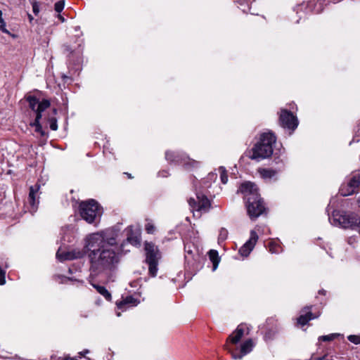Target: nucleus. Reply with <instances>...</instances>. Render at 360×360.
Wrapping results in <instances>:
<instances>
[{
	"mask_svg": "<svg viewBox=\"0 0 360 360\" xmlns=\"http://www.w3.org/2000/svg\"><path fill=\"white\" fill-rule=\"evenodd\" d=\"M258 236L255 231H251L250 239L239 249V253L243 257H248L253 250L257 241Z\"/></svg>",
	"mask_w": 360,
	"mask_h": 360,
	"instance_id": "9d476101",
	"label": "nucleus"
},
{
	"mask_svg": "<svg viewBox=\"0 0 360 360\" xmlns=\"http://www.w3.org/2000/svg\"><path fill=\"white\" fill-rule=\"evenodd\" d=\"M274 320L271 318V319H268L266 320V324L267 325H272L271 328H267L266 329V331L265 332V334H264V339L265 340H272L275 335L276 334L278 330H277V327L276 326H274Z\"/></svg>",
	"mask_w": 360,
	"mask_h": 360,
	"instance_id": "a211bd4d",
	"label": "nucleus"
},
{
	"mask_svg": "<svg viewBox=\"0 0 360 360\" xmlns=\"http://www.w3.org/2000/svg\"><path fill=\"white\" fill-rule=\"evenodd\" d=\"M181 165L185 169L191 171L198 168L200 166V162L191 159L188 156L184 155V157L181 158Z\"/></svg>",
	"mask_w": 360,
	"mask_h": 360,
	"instance_id": "dca6fc26",
	"label": "nucleus"
},
{
	"mask_svg": "<svg viewBox=\"0 0 360 360\" xmlns=\"http://www.w3.org/2000/svg\"><path fill=\"white\" fill-rule=\"evenodd\" d=\"M359 201L360 202V200Z\"/></svg>",
	"mask_w": 360,
	"mask_h": 360,
	"instance_id": "3c124183",
	"label": "nucleus"
},
{
	"mask_svg": "<svg viewBox=\"0 0 360 360\" xmlns=\"http://www.w3.org/2000/svg\"><path fill=\"white\" fill-rule=\"evenodd\" d=\"M219 171L220 172V178L221 182L225 184L228 181V175L226 169L224 167H220L219 168Z\"/></svg>",
	"mask_w": 360,
	"mask_h": 360,
	"instance_id": "cd10ccee",
	"label": "nucleus"
},
{
	"mask_svg": "<svg viewBox=\"0 0 360 360\" xmlns=\"http://www.w3.org/2000/svg\"><path fill=\"white\" fill-rule=\"evenodd\" d=\"M333 219L335 225H339L344 229H354L360 225V217L354 213L334 211Z\"/></svg>",
	"mask_w": 360,
	"mask_h": 360,
	"instance_id": "20e7f679",
	"label": "nucleus"
},
{
	"mask_svg": "<svg viewBox=\"0 0 360 360\" xmlns=\"http://www.w3.org/2000/svg\"><path fill=\"white\" fill-rule=\"evenodd\" d=\"M53 115H56L57 114V110L56 108L53 109Z\"/></svg>",
	"mask_w": 360,
	"mask_h": 360,
	"instance_id": "de8ad7c7",
	"label": "nucleus"
},
{
	"mask_svg": "<svg viewBox=\"0 0 360 360\" xmlns=\"http://www.w3.org/2000/svg\"><path fill=\"white\" fill-rule=\"evenodd\" d=\"M127 231V241L134 246H140L141 236L139 233H134L133 226H129L126 229Z\"/></svg>",
	"mask_w": 360,
	"mask_h": 360,
	"instance_id": "ddd939ff",
	"label": "nucleus"
},
{
	"mask_svg": "<svg viewBox=\"0 0 360 360\" xmlns=\"http://www.w3.org/2000/svg\"><path fill=\"white\" fill-rule=\"evenodd\" d=\"M360 191V175L353 176L347 184H344L340 188V193L342 196H348L358 193Z\"/></svg>",
	"mask_w": 360,
	"mask_h": 360,
	"instance_id": "6e6552de",
	"label": "nucleus"
},
{
	"mask_svg": "<svg viewBox=\"0 0 360 360\" xmlns=\"http://www.w3.org/2000/svg\"><path fill=\"white\" fill-rule=\"evenodd\" d=\"M258 173L260 174L262 178L264 179H270L277 174L278 171L272 169L259 168L258 169Z\"/></svg>",
	"mask_w": 360,
	"mask_h": 360,
	"instance_id": "412c9836",
	"label": "nucleus"
},
{
	"mask_svg": "<svg viewBox=\"0 0 360 360\" xmlns=\"http://www.w3.org/2000/svg\"><path fill=\"white\" fill-rule=\"evenodd\" d=\"M248 214L252 220H255L266 212L264 201L260 196L251 197L246 201Z\"/></svg>",
	"mask_w": 360,
	"mask_h": 360,
	"instance_id": "423d86ee",
	"label": "nucleus"
},
{
	"mask_svg": "<svg viewBox=\"0 0 360 360\" xmlns=\"http://www.w3.org/2000/svg\"><path fill=\"white\" fill-rule=\"evenodd\" d=\"M124 243H122V244L121 245V248H122V249H123V248H124Z\"/></svg>",
	"mask_w": 360,
	"mask_h": 360,
	"instance_id": "8fccbe9b",
	"label": "nucleus"
},
{
	"mask_svg": "<svg viewBox=\"0 0 360 360\" xmlns=\"http://www.w3.org/2000/svg\"><path fill=\"white\" fill-rule=\"evenodd\" d=\"M184 157V155H180L174 151L167 150L165 153V158L167 161L174 162L181 165V158Z\"/></svg>",
	"mask_w": 360,
	"mask_h": 360,
	"instance_id": "aec40b11",
	"label": "nucleus"
},
{
	"mask_svg": "<svg viewBox=\"0 0 360 360\" xmlns=\"http://www.w3.org/2000/svg\"><path fill=\"white\" fill-rule=\"evenodd\" d=\"M51 105V103L48 99H43L41 102H39V105L36 109V111L44 112Z\"/></svg>",
	"mask_w": 360,
	"mask_h": 360,
	"instance_id": "a878e982",
	"label": "nucleus"
},
{
	"mask_svg": "<svg viewBox=\"0 0 360 360\" xmlns=\"http://www.w3.org/2000/svg\"><path fill=\"white\" fill-rule=\"evenodd\" d=\"M84 255V252L82 251H80V250L60 252V250H58L56 253L57 258L60 261L72 260V259H79V258L83 257Z\"/></svg>",
	"mask_w": 360,
	"mask_h": 360,
	"instance_id": "9b49d317",
	"label": "nucleus"
},
{
	"mask_svg": "<svg viewBox=\"0 0 360 360\" xmlns=\"http://www.w3.org/2000/svg\"><path fill=\"white\" fill-rule=\"evenodd\" d=\"M51 129L56 131L58 129L57 120L56 117H49L48 119Z\"/></svg>",
	"mask_w": 360,
	"mask_h": 360,
	"instance_id": "7c9ffc66",
	"label": "nucleus"
},
{
	"mask_svg": "<svg viewBox=\"0 0 360 360\" xmlns=\"http://www.w3.org/2000/svg\"><path fill=\"white\" fill-rule=\"evenodd\" d=\"M328 354H326L322 356H319V357L315 358V360H333V356H330V358H328Z\"/></svg>",
	"mask_w": 360,
	"mask_h": 360,
	"instance_id": "58836bf2",
	"label": "nucleus"
},
{
	"mask_svg": "<svg viewBox=\"0 0 360 360\" xmlns=\"http://www.w3.org/2000/svg\"><path fill=\"white\" fill-rule=\"evenodd\" d=\"M239 192L244 195L245 201H248V198H250L253 196L255 197V195L260 196L258 193V188L257 186L250 181L243 183L238 190V193Z\"/></svg>",
	"mask_w": 360,
	"mask_h": 360,
	"instance_id": "1a4fd4ad",
	"label": "nucleus"
},
{
	"mask_svg": "<svg viewBox=\"0 0 360 360\" xmlns=\"http://www.w3.org/2000/svg\"><path fill=\"white\" fill-rule=\"evenodd\" d=\"M28 18H29L30 22H32L33 20V17L30 14H28Z\"/></svg>",
	"mask_w": 360,
	"mask_h": 360,
	"instance_id": "49530a36",
	"label": "nucleus"
},
{
	"mask_svg": "<svg viewBox=\"0 0 360 360\" xmlns=\"http://www.w3.org/2000/svg\"><path fill=\"white\" fill-rule=\"evenodd\" d=\"M244 335V329L238 326L237 328L229 336L228 340L233 344H237Z\"/></svg>",
	"mask_w": 360,
	"mask_h": 360,
	"instance_id": "6ab92c4d",
	"label": "nucleus"
},
{
	"mask_svg": "<svg viewBox=\"0 0 360 360\" xmlns=\"http://www.w3.org/2000/svg\"><path fill=\"white\" fill-rule=\"evenodd\" d=\"M269 249L271 253H278L281 251V248L276 242L271 241L269 243Z\"/></svg>",
	"mask_w": 360,
	"mask_h": 360,
	"instance_id": "bb28decb",
	"label": "nucleus"
},
{
	"mask_svg": "<svg viewBox=\"0 0 360 360\" xmlns=\"http://www.w3.org/2000/svg\"><path fill=\"white\" fill-rule=\"evenodd\" d=\"M79 211L81 217L89 224L96 222L102 214L101 207L93 199L81 202Z\"/></svg>",
	"mask_w": 360,
	"mask_h": 360,
	"instance_id": "7ed1b4c3",
	"label": "nucleus"
},
{
	"mask_svg": "<svg viewBox=\"0 0 360 360\" xmlns=\"http://www.w3.org/2000/svg\"><path fill=\"white\" fill-rule=\"evenodd\" d=\"M65 2L64 1H59L55 4L54 8L55 11L60 13L64 8Z\"/></svg>",
	"mask_w": 360,
	"mask_h": 360,
	"instance_id": "2f4dec72",
	"label": "nucleus"
},
{
	"mask_svg": "<svg viewBox=\"0 0 360 360\" xmlns=\"http://www.w3.org/2000/svg\"><path fill=\"white\" fill-rule=\"evenodd\" d=\"M39 189V185H34V186H30V193L28 196V202L30 205V212L33 214L37 211L38 201L35 198V195L38 192Z\"/></svg>",
	"mask_w": 360,
	"mask_h": 360,
	"instance_id": "f8f14e48",
	"label": "nucleus"
},
{
	"mask_svg": "<svg viewBox=\"0 0 360 360\" xmlns=\"http://www.w3.org/2000/svg\"><path fill=\"white\" fill-rule=\"evenodd\" d=\"M124 174H126L129 179H132L133 178L131 174H129V173L125 172Z\"/></svg>",
	"mask_w": 360,
	"mask_h": 360,
	"instance_id": "c03bdc74",
	"label": "nucleus"
},
{
	"mask_svg": "<svg viewBox=\"0 0 360 360\" xmlns=\"http://www.w3.org/2000/svg\"><path fill=\"white\" fill-rule=\"evenodd\" d=\"M26 101L28 102L30 108L33 111H36L39 102V99L34 96H26Z\"/></svg>",
	"mask_w": 360,
	"mask_h": 360,
	"instance_id": "b1692460",
	"label": "nucleus"
},
{
	"mask_svg": "<svg viewBox=\"0 0 360 360\" xmlns=\"http://www.w3.org/2000/svg\"><path fill=\"white\" fill-rule=\"evenodd\" d=\"M339 334L333 333L327 335H322L319 338V340L329 342L333 340Z\"/></svg>",
	"mask_w": 360,
	"mask_h": 360,
	"instance_id": "c756f323",
	"label": "nucleus"
},
{
	"mask_svg": "<svg viewBox=\"0 0 360 360\" xmlns=\"http://www.w3.org/2000/svg\"><path fill=\"white\" fill-rule=\"evenodd\" d=\"M253 347V342L251 339L245 341L240 346V354L236 356L234 355V359H241L244 355L250 352Z\"/></svg>",
	"mask_w": 360,
	"mask_h": 360,
	"instance_id": "f3484780",
	"label": "nucleus"
},
{
	"mask_svg": "<svg viewBox=\"0 0 360 360\" xmlns=\"http://www.w3.org/2000/svg\"><path fill=\"white\" fill-rule=\"evenodd\" d=\"M197 200H198V209L196 211L198 212H207L211 204L209 199L206 195L201 193H198L196 194Z\"/></svg>",
	"mask_w": 360,
	"mask_h": 360,
	"instance_id": "4468645a",
	"label": "nucleus"
},
{
	"mask_svg": "<svg viewBox=\"0 0 360 360\" xmlns=\"http://www.w3.org/2000/svg\"><path fill=\"white\" fill-rule=\"evenodd\" d=\"M138 303L137 300L133 297L132 296H127L126 298L123 299L120 302L117 303V307L119 309H122L125 305H136Z\"/></svg>",
	"mask_w": 360,
	"mask_h": 360,
	"instance_id": "4be33fe9",
	"label": "nucleus"
},
{
	"mask_svg": "<svg viewBox=\"0 0 360 360\" xmlns=\"http://www.w3.org/2000/svg\"><path fill=\"white\" fill-rule=\"evenodd\" d=\"M30 125L32 127H35V131L40 133L41 136H44L45 133L43 131L40 123H31Z\"/></svg>",
	"mask_w": 360,
	"mask_h": 360,
	"instance_id": "72a5a7b5",
	"label": "nucleus"
},
{
	"mask_svg": "<svg viewBox=\"0 0 360 360\" xmlns=\"http://www.w3.org/2000/svg\"><path fill=\"white\" fill-rule=\"evenodd\" d=\"M146 251V262L148 264V271L151 276L155 277L158 272V260L160 258L159 250L154 243L146 242L144 244Z\"/></svg>",
	"mask_w": 360,
	"mask_h": 360,
	"instance_id": "39448f33",
	"label": "nucleus"
},
{
	"mask_svg": "<svg viewBox=\"0 0 360 360\" xmlns=\"http://www.w3.org/2000/svg\"><path fill=\"white\" fill-rule=\"evenodd\" d=\"M34 112H36V118H35L34 122L33 123H40L39 121H40V119L42 117L41 113L43 112H41V111H34Z\"/></svg>",
	"mask_w": 360,
	"mask_h": 360,
	"instance_id": "e433bc0d",
	"label": "nucleus"
},
{
	"mask_svg": "<svg viewBox=\"0 0 360 360\" xmlns=\"http://www.w3.org/2000/svg\"><path fill=\"white\" fill-rule=\"evenodd\" d=\"M93 286L107 300H111V294L108 292V290L104 286H101V285H96V284H93Z\"/></svg>",
	"mask_w": 360,
	"mask_h": 360,
	"instance_id": "5701e85b",
	"label": "nucleus"
},
{
	"mask_svg": "<svg viewBox=\"0 0 360 360\" xmlns=\"http://www.w3.org/2000/svg\"><path fill=\"white\" fill-rule=\"evenodd\" d=\"M56 277L60 279V283H65L67 281L72 280V278H68V277L60 276V275L56 276Z\"/></svg>",
	"mask_w": 360,
	"mask_h": 360,
	"instance_id": "ea45409f",
	"label": "nucleus"
},
{
	"mask_svg": "<svg viewBox=\"0 0 360 360\" xmlns=\"http://www.w3.org/2000/svg\"><path fill=\"white\" fill-rule=\"evenodd\" d=\"M32 11L35 15H38V13L39 12V6L37 2L32 3Z\"/></svg>",
	"mask_w": 360,
	"mask_h": 360,
	"instance_id": "4c0bfd02",
	"label": "nucleus"
},
{
	"mask_svg": "<svg viewBox=\"0 0 360 360\" xmlns=\"http://www.w3.org/2000/svg\"><path fill=\"white\" fill-rule=\"evenodd\" d=\"M278 122L282 127L287 128L292 131H293L298 125L297 118L292 112L286 109L281 110Z\"/></svg>",
	"mask_w": 360,
	"mask_h": 360,
	"instance_id": "0eeeda50",
	"label": "nucleus"
},
{
	"mask_svg": "<svg viewBox=\"0 0 360 360\" xmlns=\"http://www.w3.org/2000/svg\"><path fill=\"white\" fill-rule=\"evenodd\" d=\"M58 18L62 21V22H64L65 21V18L61 15H58Z\"/></svg>",
	"mask_w": 360,
	"mask_h": 360,
	"instance_id": "a18cd8bd",
	"label": "nucleus"
},
{
	"mask_svg": "<svg viewBox=\"0 0 360 360\" xmlns=\"http://www.w3.org/2000/svg\"><path fill=\"white\" fill-rule=\"evenodd\" d=\"M302 314L298 317L297 322L301 326L306 325L310 320L316 318L311 312V307H306L302 310Z\"/></svg>",
	"mask_w": 360,
	"mask_h": 360,
	"instance_id": "2eb2a0df",
	"label": "nucleus"
},
{
	"mask_svg": "<svg viewBox=\"0 0 360 360\" xmlns=\"http://www.w3.org/2000/svg\"><path fill=\"white\" fill-rule=\"evenodd\" d=\"M64 360H78V359H75V358H72V357L68 356V357H65V358L64 359Z\"/></svg>",
	"mask_w": 360,
	"mask_h": 360,
	"instance_id": "37998d69",
	"label": "nucleus"
},
{
	"mask_svg": "<svg viewBox=\"0 0 360 360\" xmlns=\"http://www.w3.org/2000/svg\"><path fill=\"white\" fill-rule=\"evenodd\" d=\"M209 257L212 262L213 263L214 269H215L219 262V258L217 250H211L209 252Z\"/></svg>",
	"mask_w": 360,
	"mask_h": 360,
	"instance_id": "393cba45",
	"label": "nucleus"
},
{
	"mask_svg": "<svg viewBox=\"0 0 360 360\" xmlns=\"http://www.w3.org/2000/svg\"><path fill=\"white\" fill-rule=\"evenodd\" d=\"M0 30H1L4 33H8L9 32L6 28V25L1 24L0 25Z\"/></svg>",
	"mask_w": 360,
	"mask_h": 360,
	"instance_id": "a19ab883",
	"label": "nucleus"
},
{
	"mask_svg": "<svg viewBox=\"0 0 360 360\" xmlns=\"http://www.w3.org/2000/svg\"><path fill=\"white\" fill-rule=\"evenodd\" d=\"M118 232L115 229L87 236L85 248L90 262L91 276H98L114 271L120 259L116 252Z\"/></svg>",
	"mask_w": 360,
	"mask_h": 360,
	"instance_id": "f257e3e1",
	"label": "nucleus"
},
{
	"mask_svg": "<svg viewBox=\"0 0 360 360\" xmlns=\"http://www.w3.org/2000/svg\"><path fill=\"white\" fill-rule=\"evenodd\" d=\"M347 339L351 342L355 344V345H359L360 344V336L356 335H350L347 337Z\"/></svg>",
	"mask_w": 360,
	"mask_h": 360,
	"instance_id": "473e14b6",
	"label": "nucleus"
},
{
	"mask_svg": "<svg viewBox=\"0 0 360 360\" xmlns=\"http://www.w3.org/2000/svg\"><path fill=\"white\" fill-rule=\"evenodd\" d=\"M146 224L145 226L146 231L148 233L152 234L155 231V227L150 219H146Z\"/></svg>",
	"mask_w": 360,
	"mask_h": 360,
	"instance_id": "c85d7f7f",
	"label": "nucleus"
},
{
	"mask_svg": "<svg viewBox=\"0 0 360 360\" xmlns=\"http://www.w3.org/2000/svg\"><path fill=\"white\" fill-rule=\"evenodd\" d=\"M2 15H3L2 11H0V24H4V25H6V22H5V21L4 20Z\"/></svg>",
	"mask_w": 360,
	"mask_h": 360,
	"instance_id": "79ce46f5",
	"label": "nucleus"
},
{
	"mask_svg": "<svg viewBox=\"0 0 360 360\" xmlns=\"http://www.w3.org/2000/svg\"><path fill=\"white\" fill-rule=\"evenodd\" d=\"M228 236V231L226 229L222 228L220 229L219 234V240H225Z\"/></svg>",
	"mask_w": 360,
	"mask_h": 360,
	"instance_id": "f704fd0d",
	"label": "nucleus"
},
{
	"mask_svg": "<svg viewBox=\"0 0 360 360\" xmlns=\"http://www.w3.org/2000/svg\"><path fill=\"white\" fill-rule=\"evenodd\" d=\"M188 204L191 207L196 208V210L198 209V200H196L194 198H191L188 200Z\"/></svg>",
	"mask_w": 360,
	"mask_h": 360,
	"instance_id": "c9c22d12",
	"label": "nucleus"
},
{
	"mask_svg": "<svg viewBox=\"0 0 360 360\" xmlns=\"http://www.w3.org/2000/svg\"><path fill=\"white\" fill-rule=\"evenodd\" d=\"M276 141L274 134L271 132L262 134L259 141L248 152V156L251 160L257 161L269 158L273 154V144Z\"/></svg>",
	"mask_w": 360,
	"mask_h": 360,
	"instance_id": "f03ea898",
	"label": "nucleus"
},
{
	"mask_svg": "<svg viewBox=\"0 0 360 360\" xmlns=\"http://www.w3.org/2000/svg\"><path fill=\"white\" fill-rule=\"evenodd\" d=\"M319 293H320V294H324V293H325V291H324V290H319Z\"/></svg>",
	"mask_w": 360,
	"mask_h": 360,
	"instance_id": "09e8293b",
	"label": "nucleus"
}]
</instances>
